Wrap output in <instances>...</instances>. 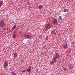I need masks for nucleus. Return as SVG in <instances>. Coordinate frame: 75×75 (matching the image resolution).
<instances>
[{
	"label": "nucleus",
	"instance_id": "1",
	"mask_svg": "<svg viewBox=\"0 0 75 75\" xmlns=\"http://www.w3.org/2000/svg\"><path fill=\"white\" fill-rule=\"evenodd\" d=\"M4 25V22L2 21L0 23V27H3Z\"/></svg>",
	"mask_w": 75,
	"mask_h": 75
},
{
	"label": "nucleus",
	"instance_id": "2",
	"mask_svg": "<svg viewBox=\"0 0 75 75\" xmlns=\"http://www.w3.org/2000/svg\"><path fill=\"white\" fill-rule=\"evenodd\" d=\"M31 67L29 66V68L28 69H27V72H29V73H31Z\"/></svg>",
	"mask_w": 75,
	"mask_h": 75
},
{
	"label": "nucleus",
	"instance_id": "3",
	"mask_svg": "<svg viewBox=\"0 0 75 75\" xmlns=\"http://www.w3.org/2000/svg\"><path fill=\"white\" fill-rule=\"evenodd\" d=\"M8 66V63L7 62H6L4 64V68H6V67Z\"/></svg>",
	"mask_w": 75,
	"mask_h": 75
},
{
	"label": "nucleus",
	"instance_id": "4",
	"mask_svg": "<svg viewBox=\"0 0 75 75\" xmlns=\"http://www.w3.org/2000/svg\"><path fill=\"white\" fill-rule=\"evenodd\" d=\"M59 57V54L58 53H57L55 55V58H58Z\"/></svg>",
	"mask_w": 75,
	"mask_h": 75
},
{
	"label": "nucleus",
	"instance_id": "5",
	"mask_svg": "<svg viewBox=\"0 0 75 75\" xmlns=\"http://www.w3.org/2000/svg\"><path fill=\"white\" fill-rule=\"evenodd\" d=\"M24 37L25 38H29V35H24Z\"/></svg>",
	"mask_w": 75,
	"mask_h": 75
},
{
	"label": "nucleus",
	"instance_id": "6",
	"mask_svg": "<svg viewBox=\"0 0 75 75\" xmlns=\"http://www.w3.org/2000/svg\"><path fill=\"white\" fill-rule=\"evenodd\" d=\"M57 19H54L53 20V23L54 24H55L57 23Z\"/></svg>",
	"mask_w": 75,
	"mask_h": 75
},
{
	"label": "nucleus",
	"instance_id": "7",
	"mask_svg": "<svg viewBox=\"0 0 75 75\" xmlns=\"http://www.w3.org/2000/svg\"><path fill=\"white\" fill-rule=\"evenodd\" d=\"M74 67V65L73 64H70L69 66V69H71L72 68H73Z\"/></svg>",
	"mask_w": 75,
	"mask_h": 75
},
{
	"label": "nucleus",
	"instance_id": "8",
	"mask_svg": "<svg viewBox=\"0 0 75 75\" xmlns=\"http://www.w3.org/2000/svg\"><path fill=\"white\" fill-rule=\"evenodd\" d=\"M62 17H61V16L59 17V18H58V20L59 21H61V20H62Z\"/></svg>",
	"mask_w": 75,
	"mask_h": 75
},
{
	"label": "nucleus",
	"instance_id": "9",
	"mask_svg": "<svg viewBox=\"0 0 75 75\" xmlns=\"http://www.w3.org/2000/svg\"><path fill=\"white\" fill-rule=\"evenodd\" d=\"M3 4V1H0V7L2 6Z\"/></svg>",
	"mask_w": 75,
	"mask_h": 75
},
{
	"label": "nucleus",
	"instance_id": "10",
	"mask_svg": "<svg viewBox=\"0 0 75 75\" xmlns=\"http://www.w3.org/2000/svg\"><path fill=\"white\" fill-rule=\"evenodd\" d=\"M67 46V45H64L63 46V47H64V48H65L66 49Z\"/></svg>",
	"mask_w": 75,
	"mask_h": 75
},
{
	"label": "nucleus",
	"instance_id": "11",
	"mask_svg": "<svg viewBox=\"0 0 75 75\" xmlns=\"http://www.w3.org/2000/svg\"><path fill=\"white\" fill-rule=\"evenodd\" d=\"M14 57L15 58H17V56H18L17 54L15 53L14 54Z\"/></svg>",
	"mask_w": 75,
	"mask_h": 75
},
{
	"label": "nucleus",
	"instance_id": "12",
	"mask_svg": "<svg viewBox=\"0 0 75 75\" xmlns=\"http://www.w3.org/2000/svg\"><path fill=\"white\" fill-rule=\"evenodd\" d=\"M52 60L53 62H55V61H56V58H55V57H54L53 58Z\"/></svg>",
	"mask_w": 75,
	"mask_h": 75
},
{
	"label": "nucleus",
	"instance_id": "13",
	"mask_svg": "<svg viewBox=\"0 0 75 75\" xmlns=\"http://www.w3.org/2000/svg\"><path fill=\"white\" fill-rule=\"evenodd\" d=\"M13 38H16V35L15 34H13V36H12Z\"/></svg>",
	"mask_w": 75,
	"mask_h": 75
},
{
	"label": "nucleus",
	"instance_id": "14",
	"mask_svg": "<svg viewBox=\"0 0 75 75\" xmlns=\"http://www.w3.org/2000/svg\"><path fill=\"white\" fill-rule=\"evenodd\" d=\"M50 24L49 23L47 24L46 25V28H48L50 26Z\"/></svg>",
	"mask_w": 75,
	"mask_h": 75
},
{
	"label": "nucleus",
	"instance_id": "15",
	"mask_svg": "<svg viewBox=\"0 0 75 75\" xmlns=\"http://www.w3.org/2000/svg\"><path fill=\"white\" fill-rule=\"evenodd\" d=\"M16 28V26L15 25L14 26H13V27L12 28V29L13 30H14V29H15Z\"/></svg>",
	"mask_w": 75,
	"mask_h": 75
},
{
	"label": "nucleus",
	"instance_id": "16",
	"mask_svg": "<svg viewBox=\"0 0 75 75\" xmlns=\"http://www.w3.org/2000/svg\"><path fill=\"white\" fill-rule=\"evenodd\" d=\"M11 74H12V75H16V73H15L14 72H11Z\"/></svg>",
	"mask_w": 75,
	"mask_h": 75
},
{
	"label": "nucleus",
	"instance_id": "17",
	"mask_svg": "<svg viewBox=\"0 0 75 75\" xmlns=\"http://www.w3.org/2000/svg\"><path fill=\"white\" fill-rule=\"evenodd\" d=\"M38 8L40 9H41L42 8V5H40L39 6Z\"/></svg>",
	"mask_w": 75,
	"mask_h": 75
},
{
	"label": "nucleus",
	"instance_id": "18",
	"mask_svg": "<svg viewBox=\"0 0 75 75\" xmlns=\"http://www.w3.org/2000/svg\"><path fill=\"white\" fill-rule=\"evenodd\" d=\"M52 33L53 34H54V35L55 34V31H52Z\"/></svg>",
	"mask_w": 75,
	"mask_h": 75
},
{
	"label": "nucleus",
	"instance_id": "19",
	"mask_svg": "<svg viewBox=\"0 0 75 75\" xmlns=\"http://www.w3.org/2000/svg\"><path fill=\"white\" fill-rule=\"evenodd\" d=\"M54 61H52L50 63V64H54Z\"/></svg>",
	"mask_w": 75,
	"mask_h": 75
},
{
	"label": "nucleus",
	"instance_id": "20",
	"mask_svg": "<svg viewBox=\"0 0 75 75\" xmlns=\"http://www.w3.org/2000/svg\"><path fill=\"white\" fill-rule=\"evenodd\" d=\"M48 36H47L46 38V40H48Z\"/></svg>",
	"mask_w": 75,
	"mask_h": 75
},
{
	"label": "nucleus",
	"instance_id": "21",
	"mask_svg": "<svg viewBox=\"0 0 75 75\" xmlns=\"http://www.w3.org/2000/svg\"><path fill=\"white\" fill-rule=\"evenodd\" d=\"M67 9H64V12H67Z\"/></svg>",
	"mask_w": 75,
	"mask_h": 75
},
{
	"label": "nucleus",
	"instance_id": "22",
	"mask_svg": "<svg viewBox=\"0 0 75 75\" xmlns=\"http://www.w3.org/2000/svg\"><path fill=\"white\" fill-rule=\"evenodd\" d=\"M22 72H25V70H22Z\"/></svg>",
	"mask_w": 75,
	"mask_h": 75
},
{
	"label": "nucleus",
	"instance_id": "23",
	"mask_svg": "<svg viewBox=\"0 0 75 75\" xmlns=\"http://www.w3.org/2000/svg\"><path fill=\"white\" fill-rule=\"evenodd\" d=\"M66 69H66V68H64V71H66Z\"/></svg>",
	"mask_w": 75,
	"mask_h": 75
},
{
	"label": "nucleus",
	"instance_id": "24",
	"mask_svg": "<svg viewBox=\"0 0 75 75\" xmlns=\"http://www.w3.org/2000/svg\"><path fill=\"white\" fill-rule=\"evenodd\" d=\"M69 51H71V49L69 48Z\"/></svg>",
	"mask_w": 75,
	"mask_h": 75
}]
</instances>
